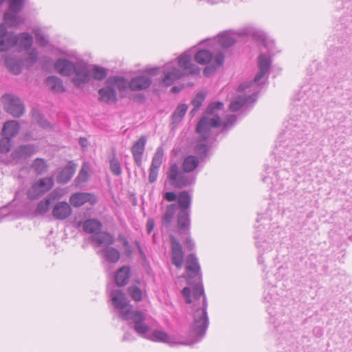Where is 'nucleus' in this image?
I'll use <instances>...</instances> for the list:
<instances>
[{
    "instance_id": "f257e3e1",
    "label": "nucleus",
    "mask_w": 352,
    "mask_h": 352,
    "mask_svg": "<svg viewBox=\"0 0 352 352\" xmlns=\"http://www.w3.org/2000/svg\"><path fill=\"white\" fill-rule=\"evenodd\" d=\"M223 108V104L221 102L210 104L205 111V115L197 125L196 131L200 135L201 139L196 144L195 151L200 158L205 157L208 151V146L205 142L210 136L211 129L221 125L220 117L214 113L216 110H221Z\"/></svg>"
},
{
    "instance_id": "f03ea898",
    "label": "nucleus",
    "mask_w": 352,
    "mask_h": 352,
    "mask_svg": "<svg viewBox=\"0 0 352 352\" xmlns=\"http://www.w3.org/2000/svg\"><path fill=\"white\" fill-rule=\"evenodd\" d=\"M113 307L120 310L121 318L133 324V329L140 336H144L149 327L145 323L146 317L143 312L131 310L129 300L126 294L120 289L113 290L110 294Z\"/></svg>"
},
{
    "instance_id": "7ed1b4c3",
    "label": "nucleus",
    "mask_w": 352,
    "mask_h": 352,
    "mask_svg": "<svg viewBox=\"0 0 352 352\" xmlns=\"http://www.w3.org/2000/svg\"><path fill=\"white\" fill-rule=\"evenodd\" d=\"M191 60V55L188 52H184L177 58V63L171 61L164 65L162 67L164 77L161 79V85L169 87L184 76L199 74L200 69L192 63Z\"/></svg>"
},
{
    "instance_id": "20e7f679",
    "label": "nucleus",
    "mask_w": 352,
    "mask_h": 352,
    "mask_svg": "<svg viewBox=\"0 0 352 352\" xmlns=\"http://www.w3.org/2000/svg\"><path fill=\"white\" fill-rule=\"evenodd\" d=\"M192 294L195 300H199L202 297L201 305L199 307L193 305V321L190 326V333L197 338L192 342H197L202 339L207 331L209 324L208 316V302L204 294V287L201 283L195 285L192 288Z\"/></svg>"
},
{
    "instance_id": "39448f33",
    "label": "nucleus",
    "mask_w": 352,
    "mask_h": 352,
    "mask_svg": "<svg viewBox=\"0 0 352 352\" xmlns=\"http://www.w3.org/2000/svg\"><path fill=\"white\" fill-rule=\"evenodd\" d=\"M102 224L95 219H89L83 223V230L89 234H92L89 237L90 241L96 246L102 245H113L115 243L113 235L107 232H101Z\"/></svg>"
},
{
    "instance_id": "423d86ee",
    "label": "nucleus",
    "mask_w": 352,
    "mask_h": 352,
    "mask_svg": "<svg viewBox=\"0 0 352 352\" xmlns=\"http://www.w3.org/2000/svg\"><path fill=\"white\" fill-rule=\"evenodd\" d=\"M191 195L186 190L182 191L178 195L177 202L179 212L177 215V228L178 233L182 232L189 233V228L190 227V206H191Z\"/></svg>"
},
{
    "instance_id": "0eeeda50",
    "label": "nucleus",
    "mask_w": 352,
    "mask_h": 352,
    "mask_svg": "<svg viewBox=\"0 0 352 352\" xmlns=\"http://www.w3.org/2000/svg\"><path fill=\"white\" fill-rule=\"evenodd\" d=\"M166 180L176 188H183L195 182L196 176L188 174L176 162L171 163L166 172Z\"/></svg>"
},
{
    "instance_id": "6e6552de",
    "label": "nucleus",
    "mask_w": 352,
    "mask_h": 352,
    "mask_svg": "<svg viewBox=\"0 0 352 352\" xmlns=\"http://www.w3.org/2000/svg\"><path fill=\"white\" fill-rule=\"evenodd\" d=\"M246 36H252L258 40H263L264 37L261 33L256 32L252 28H245L238 32L232 30L223 32L215 39L221 47L228 48L237 42L239 38Z\"/></svg>"
},
{
    "instance_id": "1a4fd4ad",
    "label": "nucleus",
    "mask_w": 352,
    "mask_h": 352,
    "mask_svg": "<svg viewBox=\"0 0 352 352\" xmlns=\"http://www.w3.org/2000/svg\"><path fill=\"white\" fill-rule=\"evenodd\" d=\"M271 66V59L266 54H261L258 56V72L255 76L254 80L249 82H244L239 86V91H245L247 89L254 87L258 88V85L263 83V79L267 76Z\"/></svg>"
},
{
    "instance_id": "9d476101",
    "label": "nucleus",
    "mask_w": 352,
    "mask_h": 352,
    "mask_svg": "<svg viewBox=\"0 0 352 352\" xmlns=\"http://www.w3.org/2000/svg\"><path fill=\"white\" fill-rule=\"evenodd\" d=\"M25 0H9L8 10L4 13L3 19L10 27H17L23 19L18 15L23 10Z\"/></svg>"
},
{
    "instance_id": "9b49d317",
    "label": "nucleus",
    "mask_w": 352,
    "mask_h": 352,
    "mask_svg": "<svg viewBox=\"0 0 352 352\" xmlns=\"http://www.w3.org/2000/svg\"><path fill=\"white\" fill-rule=\"evenodd\" d=\"M244 94L236 96L230 104V110L235 112L239 111L241 108L248 104H253L256 100L257 93L258 92V88L251 87L247 89L245 91H239Z\"/></svg>"
},
{
    "instance_id": "f8f14e48",
    "label": "nucleus",
    "mask_w": 352,
    "mask_h": 352,
    "mask_svg": "<svg viewBox=\"0 0 352 352\" xmlns=\"http://www.w3.org/2000/svg\"><path fill=\"white\" fill-rule=\"evenodd\" d=\"M54 186L52 177H44L34 182L28 190L27 196L30 199H36L50 190Z\"/></svg>"
},
{
    "instance_id": "ddd939ff",
    "label": "nucleus",
    "mask_w": 352,
    "mask_h": 352,
    "mask_svg": "<svg viewBox=\"0 0 352 352\" xmlns=\"http://www.w3.org/2000/svg\"><path fill=\"white\" fill-rule=\"evenodd\" d=\"M6 111L14 117L21 116L25 111V107L20 98L12 94H5L1 98Z\"/></svg>"
},
{
    "instance_id": "4468645a",
    "label": "nucleus",
    "mask_w": 352,
    "mask_h": 352,
    "mask_svg": "<svg viewBox=\"0 0 352 352\" xmlns=\"http://www.w3.org/2000/svg\"><path fill=\"white\" fill-rule=\"evenodd\" d=\"M74 74L76 75L72 82L77 87L88 83L91 80L90 67L84 61L76 63Z\"/></svg>"
},
{
    "instance_id": "2eb2a0df",
    "label": "nucleus",
    "mask_w": 352,
    "mask_h": 352,
    "mask_svg": "<svg viewBox=\"0 0 352 352\" xmlns=\"http://www.w3.org/2000/svg\"><path fill=\"white\" fill-rule=\"evenodd\" d=\"M170 243L172 263L180 270L182 267L184 257L182 245L173 235L170 236Z\"/></svg>"
},
{
    "instance_id": "dca6fc26",
    "label": "nucleus",
    "mask_w": 352,
    "mask_h": 352,
    "mask_svg": "<svg viewBox=\"0 0 352 352\" xmlns=\"http://www.w3.org/2000/svg\"><path fill=\"white\" fill-rule=\"evenodd\" d=\"M38 151L37 146L34 144H28L21 145L15 148L10 154V159L15 164L19 163L23 159L31 157Z\"/></svg>"
},
{
    "instance_id": "f3484780",
    "label": "nucleus",
    "mask_w": 352,
    "mask_h": 352,
    "mask_svg": "<svg viewBox=\"0 0 352 352\" xmlns=\"http://www.w3.org/2000/svg\"><path fill=\"white\" fill-rule=\"evenodd\" d=\"M18 43V36L7 31L3 25H0V51L4 52L14 46Z\"/></svg>"
},
{
    "instance_id": "a211bd4d",
    "label": "nucleus",
    "mask_w": 352,
    "mask_h": 352,
    "mask_svg": "<svg viewBox=\"0 0 352 352\" xmlns=\"http://www.w3.org/2000/svg\"><path fill=\"white\" fill-rule=\"evenodd\" d=\"M285 155L288 158V160L294 164H297L301 161H305L303 158V153L302 152L300 143H296L294 140L290 142L289 145L284 151Z\"/></svg>"
},
{
    "instance_id": "6ab92c4d",
    "label": "nucleus",
    "mask_w": 352,
    "mask_h": 352,
    "mask_svg": "<svg viewBox=\"0 0 352 352\" xmlns=\"http://www.w3.org/2000/svg\"><path fill=\"white\" fill-rule=\"evenodd\" d=\"M146 142V137L145 135H142L133 143L131 148L134 162L139 167L142 164V156L145 151Z\"/></svg>"
},
{
    "instance_id": "aec40b11",
    "label": "nucleus",
    "mask_w": 352,
    "mask_h": 352,
    "mask_svg": "<svg viewBox=\"0 0 352 352\" xmlns=\"http://www.w3.org/2000/svg\"><path fill=\"white\" fill-rule=\"evenodd\" d=\"M186 270L189 279L197 278L201 280V267L195 254H190L186 258Z\"/></svg>"
},
{
    "instance_id": "412c9836",
    "label": "nucleus",
    "mask_w": 352,
    "mask_h": 352,
    "mask_svg": "<svg viewBox=\"0 0 352 352\" xmlns=\"http://www.w3.org/2000/svg\"><path fill=\"white\" fill-rule=\"evenodd\" d=\"M70 204L74 207H80L89 202L95 204L97 201L96 196L89 192H76L72 195L69 199Z\"/></svg>"
},
{
    "instance_id": "4be33fe9",
    "label": "nucleus",
    "mask_w": 352,
    "mask_h": 352,
    "mask_svg": "<svg viewBox=\"0 0 352 352\" xmlns=\"http://www.w3.org/2000/svg\"><path fill=\"white\" fill-rule=\"evenodd\" d=\"M152 83L151 78L146 75L133 77L129 82V88L133 91H142L148 89Z\"/></svg>"
},
{
    "instance_id": "5701e85b",
    "label": "nucleus",
    "mask_w": 352,
    "mask_h": 352,
    "mask_svg": "<svg viewBox=\"0 0 352 352\" xmlns=\"http://www.w3.org/2000/svg\"><path fill=\"white\" fill-rule=\"evenodd\" d=\"M72 212V208L66 201L58 202L52 211L53 217L56 220H65L71 215Z\"/></svg>"
},
{
    "instance_id": "b1692460",
    "label": "nucleus",
    "mask_w": 352,
    "mask_h": 352,
    "mask_svg": "<svg viewBox=\"0 0 352 352\" xmlns=\"http://www.w3.org/2000/svg\"><path fill=\"white\" fill-rule=\"evenodd\" d=\"M99 101L106 104H116L118 102L116 89L109 85L98 90Z\"/></svg>"
},
{
    "instance_id": "393cba45",
    "label": "nucleus",
    "mask_w": 352,
    "mask_h": 352,
    "mask_svg": "<svg viewBox=\"0 0 352 352\" xmlns=\"http://www.w3.org/2000/svg\"><path fill=\"white\" fill-rule=\"evenodd\" d=\"M76 63L66 59L58 58L54 63L56 70L62 76H70L74 74Z\"/></svg>"
},
{
    "instance_id": "a878e982",
    "label": "nucleus",
    "mask_w": 352,
    "mask_h": 352,
    "mask_svg": "<svg viewBox=\"0 0 352 352\" xmlns=\"http://www.w3.org/2000/svg\"><path fill=\"white\" fill-rule=\"evenodd\" d=\"M58 197V192L56 190H53L46 198L38 204L35 210L36 214L38 215L45 214L49 211L52 201H55Z\"/></svg>"
},
{
    "instance_id": "bb28decb",
    "label": "nucleus",
    "mask_w": 352,
    "mask_h": 352,
    "mask_svg": "<svg viewBox=\"0 0 352 352\" xmlns=\"http://www.w3.org/2000/svg\"><path fill=\"white\" fill-rule=\"evenodd\" d=\"M111 245H102L104 248L100 251L104 260L110 263H116L120 258L118 250Z\"/></svg>"
},
{
    "instance_id": "cd10ccee",
    "label": "nucleus",
    "mask_w": 352,
    "mask_h": 352,
    "mask_svg": "<svg viewBox=\"0 0 352 352\" xmlns=\"http://www.w3.org/2000/svg\"><path fill=\"white\" fill-rule=\"evenodd\" d=\"M150 328V327L148 326ZM150 330V329H148ZM148 331L144 336H141L142 337L146 338L154 342H160L167 344H173V338L164 331L161 330H155L150 335H148Z\"/></svg>"
},
{
    "instance_id": "c85d7f7f",
    "label": "nucleus",
    "mask_w": 352,
    "mask_h": 352,
    "mask_svg": "<svg viewBox=\"0 0 352 352\" xmlns=\"http://www.w3.org/2000/svg\"><path fill=\"white\" fill-rule=\"evenodd\" d=\"M76 171L75 164L69 162L58 175L57 182L65 184L69 182Z\"/></svg>"
},
{
    "instance_id": "c756f323",
    "label": "nucleus",
    "mask_w": 352,
    "mask_h": 352,
    "mask_svg": "<svg viewBox=\"0 0 352 352\" xmlns=\"http://www.w3.org/2000/svg\"><path fill=\"white\" fill-rule=\"evenodd\" d=\"M224 55L223 53L219 52L214 58V60L212 63H210V65L206 67L203 71V74L204 76H210L212 74H213L216 69L223 65L224 63Z\"/></svg>"
},
{
    "instance_id": "7c9ffc66",
    "label": "nucleus",
    "mask_w": 352,
    "mask_h": 352,
    "mask_svg": "<svg viewBox=\"0 0 352 352\" xmlns=\"http://www.w3.org/2000/svg\"><path fill=\"white\" fill-rule=\"evenodd\" d=\"M6 67L14 75L21 74L23 67V60L12 56H7L5 58Z\"/></svg>"
},
{
    "instance_id": "2f4dec72",
    "label": "nucleus",
    "mask_w": 352,
    "mask_h": 352,
    "mask_svg": "<svg viewBox=\"0 0 352 352\" xmlns=\"http://www.w3.org/2000/svg\"><path fill=\"white\" fill-rule=\"evenodd\" d=\"M20 129L19 124L16 120H10L5 122L2 134L3 136L10 138V139L16 136Z\"/></svg>"
},
{
    "instance_id": "473e14b6",
    "label": "nucleus",
    "mask_w": 352,
    "mask_h": 352,
    "mask_svg": "<svg viewBox=\"0 0 352 352\" xmlns=\"http://www.w3.org/2000/svg\"><path fill=\"white\" fill-rule=\"evenodd\" d=\"M129 82L124 77L113 76L107 78L105 81L106 85L116 86L119 91L122 92L129 87Z\"/></svg>"
},
{
    "instance_id": "72a5a7b5",
    "label": "nucleus",
    "mask_w": 352,
    "mask_h": 352,
    "mask_svg": "<svg viewBox=\"0 0 352 352\" xmlns=\"http://www.w3.org/2000/svg\"><path fill=\"white\" fill-rule=\"evenodd\" d=\"M131 275V269L129 266H123L120 268L116 275L115 281L118 286L122 287L126 285Z\"/></svg>"
},
{
    "instance_id": "f704fd0d",
    "label": "nucleus",
    "mask_w": 352,
    "mask_h": 352,
    "mask_svg": "<svg viewBox=\"0 0 352 352\" xmlns=\"http://www.w3.org/2000/svg\"><path fill=\"white\" fill-rule=\"evenodd\" d=\"M188 108V107L186 104H182L177 106L171 116L170 124L173 126V128L176 127L179 123H180L185 116Z\"/></svg>"
},
{
    "instance_id": "c9c22d12",
    "label": "nucleus",
    "mask_w": 352,
    "mask_h": 352,
    "mask_svg": "<svg viewBox=\"0 0 352 352\" xmlns=\"http://www.w3.org/2000/svg\"><path fill=\"white\" fill-rule=\"evenodd\" d=\"M176 210L177 206L175 204H172L167 206L162 219V225L163 227L166 228H170L175 217Z\"/></svg>"
},
{
    "instance_id": "e433bc0d",
    "label": "nucleus",
    "mask_w": 352,
    "mask_h": 352,
    "mask_svg": "<svg viewBox=\"0 0 352 352\" xmlns=\"http://www.w3.org/2000/svg\"><path fill=\"white\" fill-rule=\"evenodd\" d=\"M46 84L54 93H63L65 91L63 81L56 76H51L47 77Z\"/></svg>"
},
{
    "instance_id": "4c0bfd02",
    "label": "nucleus",
    "mask_w": 352,
    "mask_h": 352,
    "mask_svg": "<svg viewBox=\"0 0 352 352\" xmlns=\"http://www.w3.org/2000/svg\"><path fill=\"white\" fill-rule=\"evenodd\" d=\"M214 58L212 53L208 50H200L195 55V60L200 65L210 63Z\"/></svg>"
},
{
    "instance_id": "58836bf2",
    "label": "nucleus",
    "mask_w": 352,
    "mask_h": 352,
    "mask_svg": "<svg viewBox=\"0 0 352 352\" xmlns=\"http://www.w3.org/2000/svg\"><path fill=\"white\" fill-rule=\"evenodd\" d=\"M199 162L198 157L195 155H188L184 160L182 164V169L188 174H192L191 173L196 169L199 166Z\"/></svg>"
},
{
    "instance_id": "ea45409f",
    "label": "nucleus",
    "mask_w": 352,
    "mask_h": 352,
    "mask_svg": "<svg viewBox=\"0 0 352 352\" xmlns=\"http://www.w3.org/2000/svg\"><path fill=\"white\" fill-rule=\"evenodd\" d=\"M18 42L21 48L28 50L32 46L33 37L29 33L22 32L18 36Z\"/></svg>"
},
{
    "instance_id": "a19ab883",
    "label": "nucleus",
    "mask_w": 352,
    "mask_h": 352,
    "mask_svg": "<svg viewBox=\"0 0 352 352\" xmlns=\"http://www.w3.org/2000/svg\"><path fill=\"white\" fill-rule=\"evenodd\" d=\"M91 79L94 78L96 80H102L107 76V69L94 65L90 67Z\"/></svg>"
},
{
    "instance_id": "79ce46f5",
    "label": "nucleus",
    "mask_w": 352,
    "mask_h": 352,
    "mask_svg": "<svg viewBox=\"0 0 352 352\" xmlns=\"http://www.w3.org/2000/svg\"><path fill=\"white\" fill-rule=\"evenodd\" d=\"M163 157L164 148L162 146H159L153 156L150 168L159 170L163 161Z\"/></svg>"
},
{
    "instance_id": "37998d69",
    "label": "nucleus",
    "mask_w": 352,
    "mask_h": 352,
    "mask_svg": "<svg viewBox=\"0 0 352 352\" xmlns=\"http://www.w3.org/2000/svg\"><path fill=\"white\" fill-rule=\"evenodd\" d=\"M32 168L37 175H41L47 170L46 162L42 158L35 159L32 164Z\"/></svg>"
},
{
    "instance_id": "c03bdc74",
    "label": "nucleus",
    "mask_w": 352,
    "mask_h": 352,
    "mask_svg": "<svg viewBox=\"0 0 352 352\" xmlns=\"http://www.w3.org/2000/svg\"><path fill=\"white\" fill-rule=\"evenodd\" d=\"M128 293L135 301L140 302L143 299V292L138 286L129 287Z\"/></svg>"
},
{
    "instance_id": "a18cd8bd",
    "label": "nucleus",
    "mask_w": 352,
    "mask_h": 352,
    "mask_svg": "<svg viewBox=\"0 0 352 352\" xmlns=\"http://www.w3.org/2000/svg\"><path fill=\"white\" fill-rule=\"evenodd\" d=\"M12 146V139L8 137H3L0 139V153H7L10 151Z\"/></svg>"
},
{
    "instance_id": "49530a36",
    "label": "nucleus",
    "mask_w": 352,
    "mask_h": 352,
    "mask_svg": "<svg viewBox=\"0 0 352 352\" xmlns=\"http://www.w3.org/2000/svg\"><path fill=\"white\" fill-rule=\"evenodd\" d=\"M110 169L114 175L119 176L122 173L120 164L116 159H113L110 161Z\"/></svg>"
},
{
    "instance_id": "de8ad7c7",
    "label": "nucleus",
    "mask_w": 352,
    "mask_h": 352,
    "mask_svg": "<svg viewBox=\"0 0 352 352\" xmlns=\"http://www.w3.org/2000/svg\"><path fill=\"white\" fill-rule=\"evenodd\" d=\"M206 96V95L204 92L201 91L197 94L194 99L192 100V104L193 107H195L196 109H199L203 102L204 101Z\"/></svg>"
},
{
    "instance_id": "09e8293b",
    "label": "nucleus",
    "mask_w": 352,
    "mask_h": 352,
    "mask_svg": "<svg viewBox=\"0 0 352 352\" xmlns=\"http://www.w3.org/2000/svg\"><path fill=\"white\" fill-rule=\"evenodd\" d=\"M236 120V116L231 114L227 116L226 121L223 123V126L224 129H227L230 126H232Z\"/></svg>"
},
{
    "instance_id": "8fccbe9b",
    "label": "nucleus",
    "mask_w": 352,
    "mask_h": 352,
    "mask_svg": "<svg viewBox=\"0 0 352 352\" xmlns=\"http://www.w3.org/2000/svg\"><path fill=\"white\" fill-rule=\"evenodd\" d=\"M36 40L41 46H45L48 43V40L45 38L43 34L41 32L35 33Z\"/></svg>"
},
{
    "instance_id": "3c124183",
    "label": "nucleus",
    "mask_w": 352,
    "mask_h": 352,
    "mask_svg": "<svg viewBox=\"0 0 352 352\" xmlns=\"http://www.w3.org/2000/svg\"><path fill=\"white\" fill-rule=\"evenodd\" d=\"M180 235L182 234H186L187 235V237L185 240V245H186V248L188 250H192L194 249L195 246V242L192 241V239L190 238V236H189L190 234V232L188 234H186V233H184L182 232V234H179Z\"/></svg>"
},
{
    "instance_id": "603ef678",
    "label": "nucleus",
    "mask_w": 352,
    "mask_h": 352,
    "mask_svg": "<svg viewBox=\"0 0 352 352\" xmlns=\"http://www.w3.org/2000/svg\"><path fill=\"white\" fill-rule=\"evenodd\" d=\"M182 294L183 296L185 298L186 302L187 304H190L192 302V300L190 298V295H191L190 289L188 287H185L182 289Z\"/></svg>"
},
{
    "instance_id": "864d4df0",
    "label": "nucleus",
    "mask_w": 352,
    "mask_h": 352,
    "mask_svg": "<svg viewBox=\"0 0 352 352\" xmlns=\"http://www.w3.org/2000/svg\"><path fill=\"white\" fill-rule=\"evenodd\" d=\"M38 59V53L35 49H32L30 52H29L27 57V61H30L32 63H34L36 62Z\"/></svg>"
},
{
    "instance_id": "5fc2aeb1",
    "label": "nucleus",
    "mask_w": 352,
    "mask_h": 352,
    "mask_svg": "<svg viewBox=\"0 0 352 352\" xmlns=\"http://www.w3.org/2000/svg\"><path fill=\"white\" fill-rule=\"evenodd\" d=\"M158 170H159L151 168H149L148 181L150 183H154L157 180L158 176Z\"/></svg>"
},
{
    "instance_id": "6e6d98bb",
    "label": "nucleus",
    "mask_w": 352,
    "mask_h": 352,
    "mask_svg": "<svg viewBox=\"0 0 352 352\" xmlns=\"http://www.w3.org/2000/svg\"><path fill=\"white\" fill-rule=\"evenodd\" d=\"M87 172L82 169L78 177H76V180H78V182H85L87 179Z\"/></svg>"
},
{
    "instance_id": "4d7b16f0",
    "label": "nucleus",
    "mask_w": 352,
    "mask_h": 352,
    "mask_svg": "<svg viewBox=\"0 0 352 352\" xmlns=\"http://www.w3.org/2000/svg\"><path fill=\"white\" fill-rule=\"evenodd\" d=\"M164 198L168 201H174L177 199V195L174 192H166Z\"/></svg>"
},
{
    "instance_id": "13d9d810",
    "label": "nucleus",
    "mask_w": 352,
    "mask_h": 352,
    "mask_svg": "<svg viewBox=\"0 0 352 352\" xmlns=\"http://www.w3.org/2000/svg\"><path fill=\"white\" fill-rule=\"evenodd\" d=\"M155 226V222L153 219H149L146 222V230L148 234H151Z\"/></svg>"
},
{
    "instance_id": "bf43d9fd",
    "label": "nucleus",
    "mask_w": 352,
    "mask_h": 352,
    "mask_svg": "<svg viewBox=\"0 0 352 352\" xmlns=\"http://www.w3.org/2000/svg\"><path fill=\"white\" fill-rule=\"evenodd\" d=\"M0 221L4 218V217H6L7 216H8L10 212H9V208L8 207H3L1 208H0Z\"/></svg>"
},
{
    "instance_id": "052dcab7",
    "label": "nucleus",
    "mask_w": 352,
    "mask_h": 352,
    "mask_svg": "<svg viewBox=\"0 0 352 352\" xmlns=\"http://www.w3.org/2000/svg\"><path fill=\"white\" fill-rule=\"evenodd\" d=\"M135 244H136L137 248L138 250L139 254H140L142 259L144 260V261H146V255L144 253L140 243L136 241Z\"/></svg>"
},
{
    "instance_id": "680f3d73",
    "label": "nucleus",
    "mask_w": 352,
    "mask_h": 352,
    "mask_svg": "<svg viewBox=\"0 0 352 352\" xmlns=\"http://www.w3.org/2000/svg\"><path fill=\"white\" fill-rule=\"evenodd\" d=\"M160 70V67H152V68L148 69L146 70V72L151 76H155L159 73Z\"/></svg>"
},
{
    "instance_id": "e2e57ef3",
    "label": "nucleus",
    "mask_w": 352,
    "mask_h": 352,
    "mask_svg": "<svg viewBox=\"0 0 352 352\" xmlns=\"http://www.w3.org/2000/svg\"><path fill=\"white\" fill-rule=\"evenodd\" d=\"M313 333L316 336V337H321L323 334V330L321 327H315L314 329H313Z\"/></svg>"
},
{
    "instance_id": "0e129e2a",
    "label": "nucleus",
    "mask_w": 352,
    "mask_h": 352,
    "mask_svg": "<svg viewBox=\"0 0 352 352\" xmlns=\"http://www.w3.org/2000/svg\"><path fill=\"white\" fill-rule=\"evenodd\" d=\"M134 339L132 333H129V332H125L123 338H122V340L123 341H131V340H133Z\"/></svg>"
},
{
    "instance_id": "69168bd1",
    "label": "nucleus",
    "mask_w": 352,
    "mask_h": 352,
    "mask_svg": "<svg viewBox=\"0 0 352 352\" xmlns=\"http://www.w3.org/2000/svg\"><path fill=\"white\" fill-rule=\"evenodd\" d=\"M39 124H40L41 126H42L44 128H46V127L50 126V123L47 120H41L39 121Z\"/></svg>"
},
{
    "instance_id": "338daca9",
    "label": "nucleus",
    "mask_w": 352,
    "mask_h": 352,
    "mask_svg": "<svg viewBox=\"0 0 352 352\" xmlns=\"http://www.w3.org/2000/svg\"><path fill=\"white\" fill-rule=\"evenodd\" d=\"M268 294H270L269 292L267 294H265L263 298L265 302H270L271 301H273L274 299L272 296H268Z\"/></svg>"
},
{
    "instance_id": "774afa93",
    "label": "nucleus",
    "mask_w": 352,
    "mask_h": 352,
    "mask_svg": "<svg viewBox=\"0 0 352 352\" xmlns=\"http://www.w3.org/2000/svg\"><path fill=\"white\" fill-rule=\"evenodd\" d=\"M181 90V88L177 87V86H173L171 89H170V91L173 94H176V93H178Z\"/></svg>"
}]
</instances>
